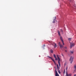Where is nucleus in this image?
<instances>
[{"label":"nucleus","mask_w":76,"mask_h":76,"mask_svg":"<svg viewBox=\"0 0 76 76\" xmlns=\"http://www.w3.org/2000/svg\"><path fill=\"white\" fill-rule=\"evenodd\" d=\"M60 47L61 48H63V46L61 45H60Z\"/></svg>","instance_id":"9b49d317"},{"label":"nucleus","mask_w":76,"mask_h":76,"mask_svg":"<svg viewBox=\"0 0 76 76\" xmlns=\"http://www.w3.org/2000/svg\"><path fill=\"white\" fill-rule=\"evenodd\" d=\"M58 35H59V36H61V35H60V32L59 31H58Z\"/></svg>","instance_id":"1a4fd4ad"},{"label":"nucleus","mask_w":76,"mask_h":76,"mask_svg":"<svg viewBox=\"0 0 76 76\" xmlns=\"http://www.w3.org/2000/svg\"><path fill=\"white\" fill-rule=\"evenodd\" d=\"M50 51L51 53H53V50H51Z\"/></svg>","instance_id":"f3484780"},{"label":"nucleus","mask_w":76,"mask_h":76,"mask_svg":"<svg viewBox=\"0 0 76 76\" xmlns=\"http://www.w3.org/2000/svg\"><path fill=\"white\" fill-rule=\"evenodd\" d=\"M60 31H61V32H63V30H62V29H61Z\"/></svg>","instance_id":"aec40b11"},{"label":"nucleus","mask_w":76,"mask_h":76,"mask_svg":"<svg viewBox=\"0 0 76 76\" xmlns=\"http://www.w3.org/2000/svg\"><path fill=\"white\" fill-rule=\"evenodd\" d=\"M57 68L58 69H58H59V67H58V65L57 64Z\"/></svg>","instance_id":"f8f14e48"},{"label":"nucleus","mask_w":76,"mask_h":76,"mask_svg":"<svg viewBox=\"0 0 76 76\" xmlns=\"http://www.w3.org/2000/svg\"><path fill=\"white\" fill-rule=\"evenodd\" d=\"M48 57H49V58H51V59L52 58H51V57H50V56H48Z\"/></svg>","instance_id":"412c9836"},{"label":"nucleus","mask_w":76,"mask_h":76,"mask_svg":"<svg viewBox=\"0 0 76 76\" xmlns=\"http://www.w3.org/2000/svg\"><path fill=\"white\" fill-rule=\"evenodd\" d=\"M66 71H67V67H66Z\"/></svg>","instance_id":"4be33fe9"},{"label":"nucleus","mask_w":76,"mask_h":76,"mask_svg":"<svg viewBox=\"0 0 76 76\" xmlns=\"http://www.w3.org/2000/svg\"><path fill=\"white\" fill-rule=\"evenodd\" d=\"M72 39L71 38H69V39H68V40H69V41H70V40H71V39Z\"/></svg>","instance_id":"2eb2a0df"},{"label":"nucleus","mask_w":76,"mask_h":76,"mask_svg":"<svg viewBox=\"0 0 76 76\" xmlns=\"http://www.w3.org/2000/svg\"><path fill=\"white\" fill-rule=\"evenodd\" d=\"M60 39H61V42L63 43V44L64 45V41H63V39H62V37H60Z\"/></svg>","instance_id":"20e7f679"},{"label":"nucleus","mask_w":76,"mask_h":76,"mask_svg":"<svg viewBox=\"0 0 76 76\" xmlns=\"http://www.w3.org/2000/svg\"><path fill=\"white\" fill-rule=\"evenodd\" d=\"M65 73V70H64V73Z\"/></svg>","instance_id":"5701e85b"},{"label":"nucleus","mask_w":76,"mask_h":76,"mask_svg":"<svg viewBox=\"0 0 76 76\" xmlns=\"http://www.w3.org/2000/svg\"><path fill=\"white\" fill-rule=\"evenodd\" d=\"M62 55L63 57H64V56L63 55V54H62Z\"/></svg>","instance_id":"b1692460"},{"label":"nucleus","mask_w":76,"mask_h":76,"mask_svg":"<svg viewBox=\"0 0 76 76\" xmlns=\"http://www.w3.org/2000/svg\"><path fill=\"white\" fill-rule=\"evenodd\" d=\"M57 57L58 59V64H59V67H60V58H59V57H58V55H57Z\"/></svg>","instance_id":"f03ea898"},{"label":"nucleus","mask_w":76,"mask_h":76,"mask_svg":"<svg viewBox=\"0 0 76 76\" xmlns=\"http://www.w3.org/2000/svg\"><path fill=\"white\" fill-rule=\"evenodd\" d=\"M65 48H66V49H67V47H65Z\"/></svg>","instance_id":"393cba45"},{"label":"nucleus","mask_w":76,"mask_h":76,"mask_svg":"<svg viewBox=\"0 0 76 76\" xmlns=\"http://www.w3.org/2000/svg\"><path fill=\"white\" fill-rule=\"evenodd\" d=\"M56 71V76H59V75H58V73H57V71Z\"/></svg>","instance_id":"423d86ee"},{"label":"nucleus","mask_w":76,"mask_h":76,"mask_svg":"<svg viewBox=\"0 0 76 76\" xmlns=\"http://www.w3.org/2000/svg\"><path fill=\"white\" fill-rule=\"evenodd\" d=\"M51 60H52V61H53V62H54V64H55L56 65V62H55V61H54V59H53V58H52Z\"/></svg>","instance_id":"0eeeda50"},{"label":"nucleus","mask_w":76,"mask_h":76,"mask_svg":"<svg viewBox=\"0 0 76 76\" xmlns=\"http://www.w3.org/2000/svg\"><path fill=\"white\" fill-rule=\"evenodd\" d=\"M70 53H71V54H73V53H74V51H70Z\"/></svg>","instance_id":"ddd939ff"},{"label":"nucleus","mask_w":76,"mask_h":76,"mask_svg":"<svg viewBox=\"0 0 76 76\" xmlns=\"http://www.w3.org/2000/svg\"><path fill=\"white\" fill-rule=\"evenodd\" d=\"M66 76H72L71 74H68V73H67V72H66Z\"/></svg>","instance_id":"39448f33"},{"label":"nucleus","mask_w":76,"mask_h":76,"mask_svg":"<svg viewBox=\"0 0 76 76\" xmlns=\"http://www.w3.org/2000/svg\"><path fill=\"white\" fill-rule=\"evenodd\" d=\"M53 56L54 58H56V55L55 54L53 55Z\"/></svg>","instance_id":"dca6fc26"},{"label":"nucleus","mask_w":76,"mask_h":76,"mask_svg":"<svg viewBox=\"0 0 76 76\" xmlns=\"http://www.w3.org/2000/svg\"><path fill=\"white\" fill-rule=\"evenodd\" d=\"M74 58V57H73V56H71L69 59V61H70V63H72V62H73V60Z\"/></svg>","instance_id":"f257e3e1"},{"label":"nucleus","mask_w":76,"mask_h":76,"mask_svg":"<svg viewBox=\"0 0 76 76\" xmlns=\"http://www.w3.org/2000/svg\"><path fill=\"white\" fill-rule=\"evenodd\" d=\"M43 47H45V45H43Z\"/></svg>","instance_id":"a878e982"},{"label":"nucleus","mask_w":76,"mask_h":76,"mask_svg":"<svg viewBox=\"0 0 76 76\" xmlns=\"http://www.w3.org/2000/svg\"><path fill=\"white\" fill-rule=\"evenodd\" d=\"M66 52H67V51L65 50Z\"/></svg>","instance_id":"c85d7f7f"},{"label":"nucleus","mask_w":76,"mask_h":76,"mask_svg":"<svg viewBox=\"0 0 76 76\" xmlns=\"http://www.w3.org/2000/svg\"><path fill=\"white\" fill-rule=\"evenodd\" d=\"M56 17H55V19L53 20V23H55L56 22Z\"/></svg>","instance_id":"9d476101"},{"label":"nucleus","mask_w":76,"mask_h":76,"mask_svg":"<svg viewBox=\"0 0 76 76\" xmlns=\"http://www.w3.org/2000/svg\"><path fill=\"white\" fill-rule=\"evenodd\" d=\"M75 43H71L70 46V48H72V47H73V46H75Z\"/></svg>","instance_id":"7ed1b4c3"},{"label":"nucleus","mask_w":76,"mask_h":76,"mask_svg":"<svg viewBox=\"0 0 76 76\" xmlns=\"http://www.w3.org/2000/svg\"><path fill=\"white\" fill-rule=\"evenodd\" d=\"M58 72L59 74H60V70H58Z\"/></svg>","instance_id":"a211bd4d"},{"label":"nucleus","mask_w":76,"mask_h":76,"mask_svg":"<svg viewBox=\"0 0 76 76\" xmlns=\"http://www.w3.org/2000/svg\"><path fill=\"white\" fill-rule=\"evenodd\" d=\"M55 58V60H57V58L56 57V58Z\"/></svg>","instance_id":"6ab92c4d"},{"label":"nucleus","mask_w":76,"mask_h":76,"mask_svg":"<svg viewBox=\"0 0 76 76\" xmlns=\"http://www.w3.org/2000/svg\"><path fill=\"white\" fill-rule=\"evenodd\" d=\"M74 67L75 69V70H76V65H74Z\"/></svg>","instance_id":"4468645a"},{"label":"nucleus","mask_w":76,"mask_h":76,"mask_svg":"<svg viewBox=\"0 0 76 76\" xmlns=\"http://www.w3.org/2000/svg\"><path fill=\"white\" fill-rule=\"evenodd\" d=\"M74 76H76V75L75 74Z\"/></svg>","instance_id":"bb28decb"},{"label":"nucleus","mask_w":76,"mask_h":76,"mask_svg":"<svg viewBox=\"0 0 76 76\" xmlns=\"http://www.w3.org/2000/svg\"><path fill=\"white\" fill-rule=\"evenodd\" d=\"M39 57H40V56H39Z\"/></svg>","instance_id":"c756f323"},{"label":"nucleus","mask_w":76,"mask_h":76,"mask_svg":"<svg viewBox=\"0 0 76 76\" xmlns=\"http://www.w3.org/2000/svg\"><path fill=\"white\" fill-rule=\"evenodd\" d=\"M59 44H60V42H59Z\"/></svg>","instance_id":"cd10ccee"},{"label":"nucleus","mask_w":76,"mask_h":76,"mask_svg":"<svg viewBox=\"0 0 76 76\" xmlns=\"http://www.w3.org/2000/svg\"><path fill=\"white\" fill-rule=\"evenodd\" d=\"M53 45L54 48H56V47H57V45H56V44L54 43V44H53Z\"/></svg>","instance_id":"6e6552de"}]
</instances>
